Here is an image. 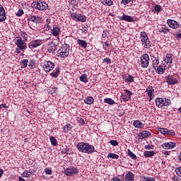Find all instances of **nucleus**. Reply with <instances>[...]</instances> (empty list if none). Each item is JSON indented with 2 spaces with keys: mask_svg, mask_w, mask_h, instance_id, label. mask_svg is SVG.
<instances>
[{
  "mask_svg": "<svg viewBox=\"0 0 181 181\" xmlns=\"http://www.w3.org/2000/svg\"><path fill=\"white\" fill-rule=\"evenodd\" d=\"M86 104H88V105H91L94 103V98L91 96L86 98L84 100Z\"/></svg>",
  "mask_w": 181,
  "mask_h": 181,
  "instance_id": "nucleus-32",
  "label": "nucleus"
},
{
  "mask_svg": "<svg viewBox=\"0 0 181 181\" xmlns=\"http://www.w3.org/2000/svg\"><path fill=\"white\" fill-rule=\"evenodd\" d=\"M61 33L62 30H60V28H59V26H55L52 30V33L53 36H59Z\"/></svg>",
  "mask_w": 181,
  "mask_h": 181,
  "instance_id": "nucleus-24",
  "label": "nucleus"
},
{
  "mask_svg": "<svg viewBox=\"0 0 181 181\" xmlns=\"http://www.w3.org/2000/svg\"><path fill=\"white\" fill-rule=\"evenodd\" d=\"M86 21H87V17H86V16H84V14H78V18L76 20V22H86Z\"/></svg>",
  "mask_w": 181,
  "mask_h": 181,
  "instance_id": "nucleus-27",
  "label": "nucleus"
},
{
  "mask_svg": "<svg viewBox=\"0 0 181 181\" xmlns=\"http://www.w3.org/2000/svg\"><path fill=\"white\" fill-rule=\"evenodd\" d=\"M122 78L127 83H134V76L130 74L122 75Z\"/></svg>",
  "mask_w": 181,
  "mask_h": 181,
  "instance_id": "nucleus-20",
  "label": "nucleus"
},
{
  "mask_svg": "<svg viewBox=\"0 0 181 181\" xmlns=\"http://www.w3.org/2000/svg\"><path fill=\"white\" fill-rule=\"evenodd\" d=\"M159 132L163 135H170L171 136H175V135H176L173 130H169L168 129L160 128Z\"/></svg>",
  "mask_w": 181,
  "mask_h": 181,
  "instance_id": "nucleus-12",
  "label": "nucleus"
},
{
  "mask_svg": "<svg viewBox=\"0 0 181 181\" xmlns=\"http://www.w3.org/2000/svg\"><path fill=\"white\" fill-rule=\"evenodd\" d=\"M156 105L158 108H163V107H168L171 104L170 99L163 98H156Z\"/></svg>",
  "mask_w": 181,
  "mask_h": 181,
  "instance_id": "nucleus-5",
  "label": "nucleus"
},
{
  "mask_svg": "<svg viewBox=\"0 0 181 181\" xmlns=\"http://www.w3.org/2000/svg\"><path fill=\"white\" fill-rule=\"evenodd\" d=\"M49 40V38H47L45 41L43 40H35L31 41L28 44L29 49H36V47H39L42 43H45V42H47Z\"/></svg>",
  "mask_w": 181,
  "mask_h": 181,
  "instance_id": "nucleus-10",
  "label": "nucleus"
},
{
  "mask_svg": "<svg viewBox=\"0 0 181 181\" xmlns=\"http://www.w3.org/2000/svg\"><path fill=\"white\" fill-rule=\"evenodd\" d=\"M151 135H152L151 132L147 130H144L139 134L138 136H139V139H145V138H148L151 136Z\"/></svg>",
  "mask_w": 181,
  "mask_h": 181,
  "instance_id": "nucleus-15",
  "label": "nucleus"
},
{
  "mask_svg": "<svg viewBox=\"0 0 181 181\" xmlns=\"http://www.w3.org/2000/svg\"><path fill=\"white\" fill-rule=\"evenodd\" d=\"M21 36H22V37H23V39H24V40H25V42L28 40V34L26 33V32L21 31Z\"/></svg>",
  "mask_w": 181,
  "mask_h": 181,
  "instance_id": "nucleus-48",
  "label": "nucleus"
},
{
  "mask_svg": "<svg viewBox=\"0 0 181 181\" xmlns=\"http://www.w3.org/2000/svg\"><path fill=\"white\" fill-rule=\"evenodd\" d=\"M39 19H40V17L36 16H31L28 18V21H31L34 23H39Z\"/></svg>",
  "mask_w": 181,
  "mask_h": 181,
  "instance_id": "nucleus-29",
  "label": "nucleus"
},
{
  "mask_svg": "<svg viewBox=\"0 0 181 181\" xmlns=\"http://www.w3.org/2000/svg\"><path fill=\"white\" fill-rule=\"evenodd\" d=\"M35 59H30V61H28V67L30 69H33V67H35Z\"/></svg>",
  "mask_w": 181,
  "mask_h": 181,
  "instance_id": "nucleus-41",
  "label": "nucleus"
},
{
  "mask_svg": "<svg viewBox=\"0 0 181 181\" xmlns=\"http://www.w3.org/2000/svg\"><path fill=\"white\" fill-rule=\"evenodd\" d=\"M79 122L80 124H82V125H84V124H86V122H84V119L82 118L79 119Z\"/></svg>",
  "mask_w": 181,
  "mask_h": 181,
  "instance_id": "nucleus-62",
  "label": "nucleus"
},
{
  "mask_svg": "<svg viewBox=\"0 0 181 181\" xmlns=\"http://www.w3.org/2000/svg\"><path fill=\"white\" fill-rule=\"evenodd\" d=\"M77 43L79 45V46H81V47H83V49L87 48V42L83 40H77Z\"/></svg>",
  "mask_w": 181,
  "mask_h": 181,
  "instance_id": "nucleus-31",
  "label": "nucleus"
},
{
  "mask_svg": "<svg viewBox=\"0 0 181 181\" xmlns=\"http://www.w3.org/2000/svg\"><path fill=\"white\" fill-rule=\"evenodd\" d=\"M28 63H29L28 59L22 60L21 62V69H26L28 67Z\"/></svg>",
  "mask_w": 181,
  "mask_h": 181,
  "instance_id": "nucleus-38",
  "label": "nucleus"
},
{
  "mask_svg": "<svg viewBox=\"0 0 181 181\" xmlns=\"http://www.w3.org/2000/svg\"><path fill=\"white\" fill-rule=\"evenodd\" d=\"M80 81L82 83H88V79L87 78V74H82L79 78Z\"/></svg>",
  "mask_w": 181,
  "mask_h": 181,
  "instance_id": "nucleus-35",
  "label": "nucleus"
},
{
  "mask_svg": "<svg viewBox=\"0 0 181 181\" xmlns=\"http://www.w3.org/2000/svg\"><path fill=\"white\" fill-rule=\"evenodd\" d=\"M129 97H128V95H124L122 94L121 96H120V99L122 101H124V103L127 102V101H129Z\"/></svg>",
  "mask_w": 181,
  "mask_h": 181,
  "instance_id": "nucleus-42",
  "label": "nucleus"
},
{
  "mask_svg": "<svg viewBox=\"0 0 181 181\" xmlns=\"http://www.w3.org/2000/svg\"><path fill=\"white\" fill-rule=\"evenodd\" d=\"M110 46L111 44L108 41H106L105 42V45H103V47L105 50H107V47H110Z\"/></svg>",
  "mask_w": 181,
  "mask_h": 181,
  "instance_id": "nucleus-52",
  "label": "nucleus"
},
{
  "mask_svg": "<svg viewBox=\"0 0 181 181\" xmlns=\"http://www.w3.org/2000/svg\"><path fill=\"white\" fill-rule=\"evenodd\" d=\"M173 56L172 54H167L165 57L164 58V62L168 66H171L172 63H173Z\"/></svg>",
  "mask_w": 181,
  "mask_h": 181,
  "instance_id": "nucleus-17",
  "label": "nucleus"
},
{
  "mask_svg": "<svg viewBox=\"0 0 181 181\" xmlns=\"http://www.w3.org/2000/svg\"><path fill=\"white\" fill-rule=\"evenodd\" d=\"M140 37L141 38V45L145 47V49H150L152 46V43L149 41V37H148V34L146 32H141Z\"/></svg>",
  "mask_w": 181,
  "mask_h": 181,
  "instance_id": "nucleus-4",
  "label": "nucleus"
},
{
  "mask_svg": "<svg viewBox=\"0 0 181 181\" xmlns=\"http://www.w3.org/2000/svg\"><path fill=\"white\" fill-rule=\"evenodd\" d=\"M128 155L132 159H136V155H135L131 150L128 149Z\"/></svg>",
  "mask_w": 181,
  "mask_h": 181,
  "instance_id": "nucleus-45",
  "label": "nucleus"
},
{
  "mask_svg": "<svg viewBox=\"0 0 181 181\" xmlns=\"http://www.w3.org/2000/svg\"><path fill=\"white\" fill-rule=\"evenodd\" d=\"M134 126L135 127V128H144V127H145V124H144V123L141 122V121L139 120H135L134 122Z\"/></svg>",
  "mask_w": 181,
  "mask_h": 181,
  "instance_id": "nucleus-25",
  "label": "nucleus"
},
{
  "mask_svg": "<svg viewBox=\"0 0 181 181\" xmlns=\"http://www.w3.org/2000/svg\"><path fill=\"white\" fill-rule=\"evenodd\" d=\"M145 149L150 150L153 149V145H147L144 146Z\"/></svg>",
  "mask_w": 181,
  "mask_h": 181,
  "instance_id": "nucleus-57",
  "label": "nucleus"
},
{
  "mask_svg": "<svg viewBox=\"0 0 181 181\" xmlns=\"http://www.w3.org/2000/svg\"><path fill=\"white\" fill-rule=\"evenodd\" d=\"M21 50H22V49H20L19 48H16V53H18L19 54V53H21Z\"/></svg>",
  "mask_w": 181,
  "mask_h": 181,
  "instance_id": "nucleus-64",
  "label": "nucleus"
},
{
  "mask_svg": "<svg viewBox=\"0 0 181 181\" xmlns=\"http://www.w3.org/2000/svg\"><path fill=\"white\" fill-rule=\"evenodd\" d=\"M124 93H126V95H127V97H129V98L132 97V92H131V90L125 89Z\"/></svg>",
  "mask_w": 181,
  "mask_h": 181,
  "instance_id": "nucleus-53",
  "label": "nucleus"
},
{
  "mask_svg": "<svg viewBox=\"0 0 181 181\" xmlns=\"http://www.w3.org/2000/svg\"><path fill=\"white\" fill-rule=\"evenodd\" d=\"M153 91H155V89H153V88L152 86H148L146 90V92L148 93V97L149 98V101H152V94H153Z\"/></svg>",
  "mask_w": 181,
  "mask_h": 181,
  "instance_id": "nucleus-23",
  "label": "nucleus"
},
{
  "mask_svg": "<svg viewBox=\"0 0 181 181\" xmlns=\"http://www.w3.org/2000/svg\"><path fill=\"white\" fill-rule=\"evenodd\" d=\"M70 46L67 44H64L62 47L57 52V56L64 59L69 54Z\"/></svg>",
  "mask_w": 181,
  "mask_h": 181,
  "instance_id": "nucleus-2",
  "label": "nucleus"
},
{
  "mask_svg": "<svg viewBox=\"0 0 181 181\" xmlns=\"http://www.w3.org/2000/svg\"><path fill=\"white\" fill-rule=\"evenodd\" d=\"M49 139H50V142H51L52 145H53V146H57V140L56 139V138H54V136H50Z\"/></svg>",
  "mask_w": 181,
  "mask_h": 181,
  "instance_id": "nucleus-40",
  "label": "nucleus"
},
{
  "mask_svg": "<svg viewBox=\"0 0 181 181\" xmlns=\"http://www.w3.org/2000/svg\"><path fill=\"white\" fill-rule=\"evenodd\" d=\"M76 148L79 152H82V153H88V155L94 153V151H95L94 146L84 142L78 143Z\"/></svg>",
  "mask_w": 181,
  "mask_h": 181,
  "instance_id": "nucleus-1",
  "label": "nucleus"
},
{
  "mask_svg": "<svg viewBox=\"0 0 181 181\" xmlns=\"http://www.w3.org/2000/svg\"><path fill=\"white\" fill-rule=\"evenodd\" d=\"M103 63H106V64H110L111 63V59L110 58L103 59Z\"/></svg>",
  "mask_w": 181,
  "mask_h": 181,
  "instance_id": "nucleus-56",
  "label": "nucleus"
},
{
  "mask_svg": "<svg viewBox=\"0 0 181 181\" xmlns=\"http://www.w3.org/2000/svg\"><path fill=\"white\" fill-rule=\"evenodd\" d=\"M79 172L78 168L74 166H69L64 170L66 176H74V175H78Z\"/></svg>",
  "mask_w": 181,
  "mask_h": 181,
  "instance_id": "nucleus-7",
  "label": "nucleus"
},
{
  "mask_svg": "<svg viewBox=\"0 0 181 181\" xmlns=\"http://www.w3.org/2000/svg\"><path fill=\"white\" fill-rule=\"evenodd\" d=\"M45 172L46 175H52L53 173V171L52 170V168H45Z\"/></svg>",
  "mask_w": 181,
  "mask_h": 181,
  "instance_id": "nucleus-49",
  "label": "nucleus"
},
{
  "mask_svg": "<svg viewBox=\"0 0 181 181\" xmlns=\"http://www.w3.org/2000/svg\"><path fill=\"white\" fill-rule=\"evenodd\" d=\"M31 6L33 9H37V11H47L49 8V5L45 1H33Z\"/></svg>",
  "mask_w": 181,
  "mask_h": 181,
  "instance_id": "nucleus-3",
  "label": "nucleus"
},
{
  "mask_svg": "<svg viewBox=\"0 0 181 181\" xmlns=\"http://www.w3.org/2000/svg\"><path fill=\"white\" fill-rule=\"evenodd\" d=\"M71 128H72L71 124H68L63 127V129L64 132H69V131H70Z\"/></svg>",
  "mask_w": 181,
  "mask_h": 181,
  "instance_id": "nucleus-44",
  "label": "nucleus"
},
{
  "mask_svg": "<svg viewBox=\"0 0 181 181\" xmlns=\"http://www.w3.org/2000/svg\"><path fill=\"white\" fill-rule=\"evenodd\" d=\"M149 55L148 54H144L140 57L141 66L143 69H146L149 66Z\"/></svg>",
  "mask_w": 181,
  "mask_h": 181,
  "instance_id": "nucleus-8",
  "label": "nucleus"
},
{
  "mask_svg": "<svg viewBox=\"0 0 181 181\" xmlns=\"http://www.w3.org/2000/svg\"><path fill=\"white\" fill-rule=\"evenodd\" d=\"M22 177H30L32 176V172L31 171H28V170H25L22 174H21Z\"/></svg>",
  "mask_w": 181,
  "mask_h": 181,
  "instance_id": "nucleus-34",
  "label": "nucleus"
},
{
  "mask_svg": "<svg viewBox=\"0 0 181 181\" xmlns=\"http://www.w3.org/2000/svg\"><path fill=\"white\" fill-rule=\"evenodd\" d=\"M107 158H110L111 159H118L119 158V156L114 153H110L107 155Z\"/></svg>",
  "mask_w": 181,
  "mask_h": 181,
  "instance_id": "nucleus-39",
  "label": "nucleus"
},
{
  "mask_svg": "<svg viewBox=\"0 0 181 181\" xmlns=\"http://www.w3.org/2000/svg\"><path fill=\"white\" fill-rule=\"evenodd\" d=\"M110 145H112V146H118L119 145V143L117 141V140H112L110 141Z\"/></svg>",
  "mask_w": 181,
  "mask_h": 181,
  "instance_id": "nucleus-50",
  "label": "nucleus"
},
{
  "mask_svg": "<svg viewBox=\"0 0 181 181\" xmlns=\"http://www.w3.org/2000/svg\"><path fill=\"white\" fill-rule=\"evenodd\" d=\"M154 10L156 11V12H157V13H159V12L162 11V6L159 5H156L154 6Z\"/></svg>",
  "mask_w": 181,
  "mask_h": 181,
  "instance_id": "nucleus-46",
  "label": "nucleus"
},
{
  "mask_svg": "<svg viewBox=\"0 0 181 181\" xmlns=\"http://www.w3.org/2000/svg\"><path fill=\"white\" fill-rule=\"evenodd\" d=\"M110 33L108 32V30H103V33H102V37H103V38H105V37H107V36H108V34H109Z\"/></svg>",
  "mask_w": 181,
  "mask_h": 181,
  "instance_id": "nucleus-51",
  "label": "nucleus"
},
{
  "mask_svg": "<svg viewBox=\"0 0 181 181\" xmlns=\"http://www.w3.org/2000/svg\"><path fill=\"white\" fill-rule=\"evenodd\" d=\"M163 149H173V148H176V143L175 142H165L162 144Z\"/></svg>",
  "mask_w": 181,
  "mask_h": 181,
  "instance_id": "nucleus-14",
  "label": "nucleus"
},
{
  "mask_svg": "<svg viewBox=\"0 0 181 181\" xmlns=\"http://www.w3.org/2000/svg\"><path fill=\"white\" fill-rule=\"evenodd\" d=\"M158 30L159 33H162L163 35H166L170 32V29L166 27V25H162L161 27L158 28Z\"/></svg>",
  "mask_w": 181,
  "mask_h": 181,
  "instance_id": "nucleus-18",
  "label": "nucleus"
},
{
  "mask_svg": "<svg viewBox=\"0 0 181 181\" xmlns=\"http://www.w3.org/2000/svg\"><path fill=\"white\" fill-rule=\"evenodd\" d=\"M47 49H48V51L52 52H55V50H57V48L54 43L51 42V43L48 44Z\"/></svg>",
  "mask_w": 181,
  "mask_h": 181,
  "instance_id": "nucleus-26",
  "label": "nucleus"
},
{
  "mask_svg": "<svg viewBox=\"0 0 181 181\" xmlns=\"http://www.w3.org/2000/svg\"><path fill=\"white\" fill-rule=\"evenodd\" d=\"M100 2L103 5H107V6H111L114 4V2L111 0H100Z\"/></svg>",
  "mask_w": 181,
  "mask_h": 181,
  "instance_id": "nucleus-33",
  "label": "nucleus"
},
{
  "mask_svg": "<svg viewBox=\"0 0 181 181\" xmlns=\"http://www.w3.org/2000/svg\"><path fill=\"white\" fill-rule=\"evenodd\" d=\"M52 93H56V91H57V88H52Z\"/></svg>",
  "mask_w": 181,
  "mask_h": 181,
  "instance_id": "nucleus-63",
  "label": "nucleus"
},
{
  "mask_svg": "<svg viewBox=\"0 0 181 181\" xmlns=\"http://www.w3.org/2000/svg\"><path fill=\"white\" fill-rule=\"evenodd\" d=\"M104 103L109 104V105H114V104H115V101H114V100L112 98H105L104 100Z\"/></svg>",
  "mask_w": 181,
  "mask_h": 181,
  "instance_id": "nucleus-37",
  "label": "nucleus"
},
{
  "mask_svg": "<svg viewBox=\"0 0 181 181\" xmlns=\"http://www.w3.org/2000/svg\"><path fill=\"white\" fill-rule=\"evenodd\" d=\"M112 180H113V181H122V180L118 178L117 177H114L112 178Z\"/></svg>",
  "mask_w": 181,
  "mask_h": 181,
  "instance_id": "nucleus-60",
  "label": "nucleus"
},
{
  "mask_svg": "<svg viewBox=\"0 0 181 181\" xmlns=\"http://www.w3.org/2000/svg\"><path fill=\"white\" fill-rule=\"evenodd\" d=\"M176 174L177 176H180L181 177V167H178L175 169Z\"/></svg>",
  "mask_w": 181,
  "mask_h": 181,
  "instance_id": "nucleus-54",
  "label": "nucleus"
},
{
  "mask_svg": "<svg viewBox=\"0 0 181 181\" xmlns=\"http://www.w3.org/2000/svg\"><path fill=\"white\" fill-rule=\"evenodd\" d=\"M60 74V69L59 68H57L55 69L54 72H52L50 74L51 77H54V78H57V77H59V75Z\"/></svg>",
  "mask_w": 181,
  "mask_h": 181,
  "instance_id": "nucleus-30",
  "label": "nucleus"
},
{
  "mask_svg": "<svg viewBox=\"0 0 181 181\" xmlns=\"http://www.w3.org/2000/svg\"><path fill=\"white\" fill-rule=\"evenodd\" d=\"M41 66L44 71H52L54 69V63L50 61H45L42 62Z\"/></svg>",
  "mask_w": 181,
  "mask_h": 181,
  "instance_id": "nucleus-9",
  "label": "nucleus"
},
{
  "mask_svg": "<svg viewBox=\"0 0 181 181\" xmlns=\"http://www.w3.org/2000/svg\"><path fill=\"white\" fill-rule=\"evenodd\" d=\"M136 0H122L121 4L122 5H128V4H131V2H134Z\"/></svg>",
  "mask_w": 181,
  "mask_h": 181,
  "instance_id": "nucleus-47",
  "label": "nucleus"
},
{
  "mask_svg": "<svg viewBox=\"0 0 181 181\" xmlns=\"http://www.w3.org/2000/svg\"><path fill=\"white\" fill-rule=\"evenodd\" d=\"M4 21H6V13L4 6L0 4V22H4Z\"/></svg>",
  "mask_w": 181,
  "mask_h": 181,
  "instance_id": "nucleus-16",
  "label": "nucleus"
},
{
  "mask_svg": "<svg viewBox=\"0 0 181 181\" xmlns=\"http://www.w3.org/2000/svg\"><path fill=\"white\" fill-rule=\"evenodd\" d=\"M16 45L20 50H22V52H25V50H26V40H22L18 37L16 40Z\"/></svg>",
  "mask_w": 181,
  "mask_h": 181,
  "instance_id": "nucleus-11",
  "label": "nucleus"
},
{
  "mask_svg": "<svg viewBox=\"0 0 181 181\" xmlns=\"http://www.w3.org/2000/svg\"><path fill=\"white\" fill-rule=\"evenodd\" d=\"M121 21H125L126 22H135V20L131 16L124 14L122 16L119 17Z\"/></svg>",
  "mask_w": 181,
  "mask_h": 181,
  "instance_id": "nucleus-19",
  "label": "nucleus"
},
{
  "mask_svg": "<svg viewBox=\"0 0 181 181\" xmlns=\"http://www.w3.org/2000/svg\"><path fill=\"white\" fill-rule=\"evenodd\" d=\"M144 156L145 158H152V156H155V151H146L144 152Z\"/></svg>",
  "mask_w": 181,
  "mask_h": 181,
  "instance_id": "nucleus-28",
  "label": "nucleus"
},
{
  "mask_svg": "<svg viewBox=\"0 0 181 181\" xmlns=\"http://www.w3.org/2000/svg\"><path fill=\"white\" fill-rule=\"evenodd\" d=\"M167 23L168 26H170L172 29H177L179 28L180 25L179 23L175 20L168 19L167 21Z\"/></svg>",
  "mask_w": 181,
  "mask_h": 181,
  "instance_id": "nucleus-13",
  "label": "nucleus"
},
{
  "mask_svg": "<svg viewBox=\"0 0 181 181\" xmlns=\"http://www.w3.org/2000/svg\"><path fill=\"white\" fill-rule=\"evenodd\" d=\"M135 175L132 172L129 171L125 175V181H134Z\"/></svg>",
  "mask_w": 181,
  "mask_h": 181,
  "instance_id": "nucleus-21",
  "label": "nucleus"
},
{
  "mask_svg": "<svg viewBox=\"0 0 181 181\" xmlns=\"http://www.w3.org/2000/svg\"><path fill=\"white\" fill-rule=\"evenodd\" d=\"M163 155H165L166 156H169V155H170V153L168 151H165L164 152H163Z\"/></svg>",
  "mask_w": 181,
  "mask_h": 181,
  "instance_id": "nucleus-61",
  "label": "nucleus"
},
{
  "mask_svg": "<svg viewBox=\"0 0 181 181\" xmlns=\"http://www.w3.org/2000/svg\"><path fill=\"white\" fill-rule=\"evenodd\" d=\"M178 81V74L168 75L165 76V81L169 86H176V84H177V83L179 82Z\"/></svg>",
  "mask_w": 181,
  "mask_h": 181,
  "instance_id": "nucleus-6",
  "label": "nucleus"
},
{
  "mask_svg": "<svg viewBox=\"0 0 181 181\" xmlns=\"http://www.w3.org/2000/svg\"><path fill=\"white\" fill-rule=\"evenodd\" d=\"M69 13H71V19H73V21H75L76 22H77V19L78 18V16H77V13H71V11H70Z\"/></svg>",
  "mask_w": 181,
  "mask_h": 181,
  "instance_id": "nucleus-43",
  "label": "nucleus"
},
{
  "mask_svg": "<svg viewBox=\"0 0 181 181\" xmlns=\"http://www.w3.org/2000/svg\"><path fill=\"white\" fill-rule=\"evenodd\" d=\"M70 4H71V5H77V4H78V2H77V1H76V0H71V1H70Z\"/></svg>",
  "mask_w": 181,
  "mask_h": 181,
  "instance_id": "nucleus-58",
  "label": "nucleus"
},
{
  "mask_svg": "<svg viewBox=\"0 0 181 181\" xmlns=\"http://www.w3.org/2000/svg\"><path fill=\"white\" fill-rule=\"evenodd\" d=\"M153 67L155 70H156V66L159 64V59H157L155 57H153Z\"/></svg>",
  "mask_w": 181,
  "mask_h": 181,
  "instance_id": "nucleus-36",
  "label": "nucleus"
},
{
  "mask_svg": "<svg viewBox=\"0 0 181 181\" xmlns=\"http://www.w3.org/2000/svg\"><path fill=\"white\" fill-rule=\"evenodd\" d=\"M23 13H24L23 11L21 8H20V9L18 11V12L16 13V15L18 17H21V16H22V15H23Z\"/></svg>",
  "mask_w": 181,
  "mask_h": 181,
  "instance_id": "nucleus-55",
  "label": "nucleus"
},
{
  "mask_svg": "<svg viewBox=\"0 0 181 181\" xmlns=\"http://www.w3.org/2000/svg\"><path fill=\"white\" fill-rule=\"evenodd\" d=\"M156 70L158 74H163L165 71H166V65L164 66L162 65L157 66V69L156 68Z\"/></svg>",
  "mask_w": 181,
  "mask_h": 181,
  "instance_id": "nucleus-22",
  "label": "nucleus"
},
{
  "mask_svg": "<svg viewBox=\"0 0 181 181\" xmlns=\"http://www.w3.org/2000/svg\"><path fill=\"white\" fill-rule=\"evenodd\" d=\"M2 108H8V106H6V104L3 103L0 105V110H2Z\"/></svg>",
  "mask_w": 181,
  "mask_h": 181,
  "instance_id": "nucleus-59",
  "label": "nucleus"
}]
</instances>
